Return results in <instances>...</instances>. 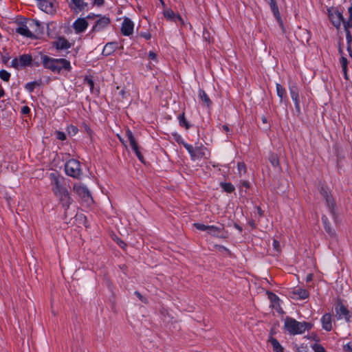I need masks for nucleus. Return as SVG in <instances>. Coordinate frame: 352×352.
<instances>
[{
	"label": "nucleus",
	"instance_id": "39",
	"mask_svg": "<svg viewBox=\"0 0 352 352\" xmlns=\"http://www.w3.org/2000/svg\"><path fill=\"white\" fill-rule=\"evenodd\" d=\"M312 349L314 352H327L325 349L321 344L317 343L312 345Z\"/></svg>",
	"mask_w": 352,
	"mask_h": 352
},
{
	"label": "nucleus",
	"instance_id": "28",
	"mask_svg": "<svg viewBox=\"0 0 352 352\" xmlns=\"http://www.w3.org/2000/svg\"><path fill=\"white\" fill-rule=\"evenodd\" d=\"M222 228L215 226H208V233L214 236H219L222 230Z\"/></svg>",
	"mask_w": 352,
	"mask_h": 352
},
{
	"label": "nucleus",
	"instance_id": "40",
	"mask_svg": "<svg viewBox=\"0 0 352 352\" xmlns=\"http://www.w3.org/2000/svg\"><path fill=\"white\" fill-rule=\"evenodd\" d=\"M67 133L70 135H75L78 133V128L74 125H69L67 126Z\"/></svg>",
	"mask_w": 352,
	"mask_h": 352
},
{
	"label": "nucleus",
	"instance_id": "38",
	"mask_svg": "<svg viewBox=\"0 0 352 352\" xmlns=\"http://www.w3.org/2000/svg\"><path fill=\"white\" fill-rule=\"evenodd\" d=\"M237 169L239 175L244 174L246 172V167L244 163L239 162L237 164Z\"/></svg>",
	"mask_w": 352,
	"mask_h": 352
},
{
	"label": "nucleus",
	"instance_id": "50",
	"mask_svg": "<svg viewBox=\"0 0 352 352\" xmlns=\"http://www.w3.org/2000/svg\"><path fill=\"white\" fill-rule=\"evenodd\" d=\"M344 350L348 352H352V342H349L344 346Z\"/></svg>",
	"mask_w": 352,
	"mask_h": 352
},
{
	"label": "nucleus",
	"instance_id": "53",
	"mask_svg": "<svg viewBox=\"0 0 352 352\" xmlns=\"http://www.w3.org/2000/svg\"><path fill=\"white\" fill-rule=\"evenodd\" d=\"M30 109L28 106H24L21 109V112L23 114H28L30 113Z\"/></svg>",
	"mask_w": 352,
	"mask_h": 352
},
{
	"label": "nucleus",
	"instance_id": "24",
	"mask_svg": "<svg viewBox=\"0 0 352 352\" xmlns=\"http://www.w3.org/2000/svg\"><path fill=\"white\" fill-rule=\"evenodd\" d=\"M293 294L296 296V298L299 300H305L309 296L308 292L306 289L300 287L295 288Z\"/></svg>",
	"mask_w": 352,
	"mask_h": 352
},
{
	"label": "nucleus",
	"instance_id": "46",
	"mask_svg": "<svg viewBox=\"0 0 352 352\" xmlns=\"http://www.w3.org/2000/svg\"><path fill=\"white\" fill-rule=\"evenodd\" d=\"M134 294L139 298L140 300H141L142 302L146 303L147 299L143 296L140 292H135Z\"/></svg>",
	"mask_w": 352,
	"mask_h": 352
},
{
	"label": "nucleus",
	"instance_id": "33",
	"mask_svg": "<svg viewBox=\"0 0 352 352\" xmlns=\"http://www.w3.org/2000/svg\"><path fill=\"white\" fill-rule=\"evenodd\" d=\"M269 160L274 167L278 166L279 164L278 158L276 154L271 153L269 156Z\"/></svg>",
	"mask_w": 352,
	"mask_h": 352
},
{
	"label": "nucleus",
	"instance_id": "17",
	"mask_svg": "<svg viewBox=\"0 0 352 352\" xmlns=\"http://www.w3.org/2000/svg\"><path fill=\"white\" fill-rule=\"evenodd\" d=\"M322 327L327 331H330L333 329L332 315L331 314H325L321 318Z\"/></svg>",
	"mask_w": 352,
	"mask_h": 352
},
{
	"label": "nucleus",
	"instance_id": "41",
	"mask_svg": "<svg viewBox=\"0 0 352 352\" xmlns=\"http://www.w3.org/2000/svg\"><path fill=\"white\" fill-rule=\"evenodd\" d=\"M173 136L174 137V139L178 143V144H182L184 145V144H185L186 142L184 141V139L182 138V137L177 133H173Z\"/></svg>",
	"mask_w": 352,
	"mask_h": 352
},
{
	"label": "nucleus",
	"instance_id": "20",
	"mask_svg": "<svg viewBox=\"0 0 352 352\" xmlns=\"http://www.w3.org/2000/svg\"><path fill=\"white\" fill-rule=\"evenodd\" d=\"M109 23L110 19L109 17L101 16L96 21L95 25L93 27V30L96 32L101 31L108 26Z\"/></svg>",
	"mask_w": 352,
	"mask_h": 352
},
{
	"label": "nucleus",
	"instance_id": "60",
	"mask_svg": "<svg viewBox=\"0 0 352 352\" xmlns=\"http://www.w3.org/2000/svg\"><path fill=\"white\" fill-rule=\"evenodd\" d=\"M243 185L245 186L246 188L249 187V183L248 182H243Z\"/></svg>",
	"mask_w": 352,
	"mask_h": 352
},
{
	"label": "nucleus",
	"instance_id": "42",
	"mask_svg": "<svg viewBox=\"0 0 352 352\" xmlns=\"http://www.w3.org/2000/svg\"><path fill=\"white\" fill-rule=\"evenodd\" d=\"M194 226L197 230H201V231H208V226H206L204 224L199 223H194Z\"/></svg>",
	"mask_w": 352,
	"mask_h": 352
},
{
	"label": "nucleus",
	"instance_id": "2",
	"mask_svg": "<svg viewBox=\"0 0 352 352\" xmlns=\"http://www.w3.org/2000/svg\"><path fill=\"white\" fill-rule=\"evenodd\" d=\"M313 324L307 322H298L291 317L284 320V329L290 335L302 334L306 331L311 329Z\"/></svg>",
	"mask_w": 352,
	"mask_h": 352
},
{
	"label": "nucleus",
	"instance_id": "16",
	"mask_svg": "<svg viewBox=\"0 0 352 352\" xmlns=\"http://www.w3.org/2000/svg\"><path fill=\"white\" fill-rule=\"evenodd\" d=\"M88 27V23L84 18H79L73 23V28L76 33H81L85 31Z\"/></svg>",
	"mask_w": 352,
	"mask_h": 352
},
{
	"label": "nucleus",
	"instance_id": "30",
	"mask_svg": "<svg viewBox=\"0 0 352 352\" xmlns=\"http://www.w3.org/2000/svg\"><path fill=\"white\" fill-rule=\"evenodd\" d=\"M199 97L200 98L201 100L204 102L207 106H209L210 104V100L208 97V96L206 94V93L202 90H199Z\"/></svg>",
	"mask_w": 352,
	"mask_h": 352
},
{
	"label": "nucleus",
	"instance_id": "25",
	"mask_svg": "<svg viewBox=\"0 0 352 352\" xmlns=\"http://www.w3.org/2000/svg\"><path fill=\"white\" fill-rule=\"evenodd\" d=\"M164 16L169 20L174 21L175 22L180 21L182 23V19L179 15H175L173 10H167L164 12Z\"/></svg>",
	"mask_w": 352,
	"mask_h": 352
},
{
	"label": "nucleus",
	"instance_id": "62",
	"mask_svg": "<svg viewBox=\"0 0 352 352\" xmlns=\"http://www.w3.org/2000/svg\"><path fill=\"white\" fill-rule=\"evenodd\" d=\"M235 228H237L239 231L242 230L241 228L236 224L235 225Z\"/></svg>",
	"mask_w": 352,
	"mask_h": 352
},
{
	"label": "nucleus",
	"instance_id": "27",
	"mask_svg": "<svg viewBox=\"0 0 352 352\" xmlns=\"http://www.w3.org/2000/svg\"><path fill=\"white\" fill-rule=\"evenodd\" d=\"M269 3L273 14L278 20H279L280 15L276 0H269Z\"/></svg>",
	"mask_w": 352,
	"mask_h": 352
},
{
	"label": "nucleus",
	"instance_id": "37",
	"mask_svg": "<svg viewBox=\"0 0 352 352\" xmlns=\"http://www.w3.org/2000/svg\"><path fill=\"white\" fill-rule=\"evenodd\" d=\"M38 85V83L36 82H28L25 86V89L29 92V93H32L34 88L36 87V86Z\"/></svg>",
	"mask_w": 352,
	"mask_h": 352
},
{
	"label": "nucleus",
	"instance_id": "23",
	"mask_svg": "<svg viewBox=\"0 0 352 352\" xmlns=\"http://www.w3.org/2000/svg\"><path fill=\"white\" fill-rule=\"evenodd\" d=\"M118 47V44L116 42H110L107 43L103 50H102V55L105 56H108L113 54Z\"/></svg>",
	"mask_w": 352,
	"mask_h": 352
},
{
	"label": "nucleus",
	"instance_id": "15",
	"mask_svg": "<svg viewBox=\"0 0 352 352\" xmlns=\"http://www.w3.org/2000/svg\"><path fill=\"white\" fill-rule=\"evenodd\" d=\"M74 190L85 201H88L89 199H91L89 191L86 186L76 184L74 186Z\"/></svg>",
	"mask_w": 352,
	"mask_h": 352
},
{
	"label": "nucleus",
	"instance_id": "54",
	"mask_svg": "<svg viewBox=\"0 0 352 352\" xmlns=\"http://www.w3.org/2000/svg\"><path fill=\"white\" fill-rule=\"evenodd\" d=\"M87 82L88 85L89 86L90 89H92L94 87V81L91 78H88V79H87Z\"/></svg>",
	"mask_w": 352,
	"mask_h": 352
},
{
	"label": "nucleus",
	"instance_id": "55",
	"mask_svg": "<svg viewBox=\"0 0 352 352\" xmlns=\"http://www.w3.org/2000/svg\"><path fill=\"white\" fill-rule=\"evenodd\" d=\"M94 3L97 6H102L104 3V0H94Z\"/></svg>",
	"mask_w": 352,
	"mask_h": 352
},
{
	"label": "nucleus",
	"instance_id": "31",
	"mask_svg": "<svg viewBox=\"0 0 352 352\" xmlns=\"http://www.w3.org/2000/svg\"><path fill=\"white\" fill-rule=\"evenodd\" d=\"M178 120H179V125L181 126L185 127L186 129H188L190 128V125L189 124L188 122L186 120V119L185 118L184 113L179 114L178 116Z\"/></svg>",
	"mask_w": 352,
	"mask_h": 352
},
{
	"label": "nucleus",
	"instance_id": "56",
	"mask_svg": "<svg viewBox=\"0 0 352 352\" xmlns=\"http://www.w3.org/2000/svg\"><path fill=\"white\" fill-rule=\"evenodd\" d=\"M351 43L350 44V50H349V48L347 47V51L349 52L350 57L352 58V51H351Z\"/></svg>",
	"mask_w": 352,
	"mask_h": 352
},
{
	"label": "nucleus",
	"instance_id": "64",
	"mask_svg": "<svg viewBox=\"0 0 352 352\" xmlns=\"http://www.w3.org/2000/svg\"><path fill=\"white\" fill-rule=\"evenodd\" d=\"M37 1H38L39 0H37Z\"/></svg>",
	"mask_w": 352,
	"mask_h": 352
},
{
	"label": "nucleus",
	"instance_id": "3",
	"mask_svg": "<svg viewBox=\"0 0 352 352\" xmlns=\"http://www.w3.org/2000/svg\"><path fill=\"white\" fill-rule=\"evenodd\" d=\"M40 26L41 24L37 20H32L28 24L20 23L16 28V32L27 38H32L34 37V34L30 31V28H35V32L38 34L41 32Z\"/></svg>",
	"mask_w": 352,
	"mask_h": 352
},
{
	"label": "nucleus",
	"instance_id": "21",
	"mask_svg": "<svg viewBox=\"0 0 352 352\" xmlns=\"http://www.w3.org/2000/svg\"><path fill=\"white\" fill-rule=\"evenodd\" d=\"M208 155V149L201 144L199 146L195 147V154H193L194 160H199L204 157H207Z\"/></svg>",
	"mask_w": 352,
	"mask_h": 352
},
{
	"label": "nucleus",
	"instance_id": "47",
	"mask_svg": "<svg viewBox=\"0 0 352 352\" xmlns=\"http://www.w3.org/2000/svg\"><path fill=\"white\" fill-rule=\"evenodd\" d=\"M273 248L276 250V252H279L280 250V245L279 241H278L277 240H274Z\"/></svg>",
	"mask_w": 352,
	"mask_h": 352
},
{
	"label": "nucleus",
	"instance_id": "22",
	"mask_svg": "<svg viewBox=\"0 0 352 352\" xmlns=\"http://www.w3.org/2000/svg\"><path fill=\"white\" fill-rule=\"evenodd\" d=\"M268 298L271 301V305L272 307L278 313H282L283 309L280 304V298L275 294L270 292L268 294Z\"/></svg>",
	"mask_w": 352,
	"mask_h": 352
},
{
	"label": "nucleus",
	"instance_id": "48",
	"mask_svg": "<svg viewBox=\"0 0 352 352\" xmlns=\"http://www.w3.org/2000/svg\"><path fill=\"white\" fill-rule=\"evenodd\" d=\"M56 138L60 140H66V135L63 132L58 131L56 133Z\"/></svg>",
	"mask_w": 352,
	"mask_h": 352
},
{
	"label": "nucleus",
	"instance_id": "52",
	"mask_svg": "<svg viewBox=\"0 0 352 352\" xmlns=\"http://www.w3.org/2000/svg\"><path fill=\"white\" fill-rule=\"evenodd\" d=\"M140 36L143 38H144L146 40H149L151 37V35L149 32H141Z\"/></svg>",
	"mask_w": 352,
	"mask_h": 352
},
{
	"label": "nucleus",
	"instance_id": "32",
	"mask_svg": "<svg viewBox=\"0 0 352 352\" xmlns=\"http://www.w3.org/2000/svg\"><path fill=\"white\" fill-rule=\"evenodd\" d=\"M276 92L278 96L280 98V101H283V98L286 95L285 89L280 84H276Z\"/></svg>",
	"mask_w": 352,
	"mask_h": 352
},
{
	"label": "nucleus",
	"instance_id": "45",
	"mask_svg": "<svg viewBox=\"0 0 352 352\" xmlns=\"http://www.w3.org/2000/svg\"><path fill=\"white\" fill-rule=\"evenodd\" d=\"M297 352H310V351L307 346L302 344L297 348Z\"/></svg>",
	"mask_w": 352,
	"mask_h": 352
},
{
	"label": "nucleus",
	"instance_id": "4",
	"mask_svg": "<svg viewBox=\"0 0 352 352\" xmlns=\"http://www.w3.org/2000/svg\"><path fill=\"white\" fill-rule=\"evenodd\" d=\"M49 178L52 186V190L55 195L60 194L62 191L67 189L64 186V178L57 172L50 173Z\"/></svg>",
	"mask_w": 352,
	"mask_h": 352
},
{
	"label": "nucleus",
	"instance_id": "29",
	"mask_svg": "<svg viewBox=\"0 0 352 352\" xmlns=\"http://www.w3.org/2000/svg\"><path fill=\"white\" fill-rule=\"evenodd\" d=\"M270 342L274 352H283V348L276 338H270Z\"/></svg>",
	"mask_w": 352,
	"mask_h": 352
},
{
	"label": "nucleus",
	"instance_id": "43",
	"mask_svg": "<svg viewBox=\"0 0 352 352\" xmlns=\"http://www.w3.org/2000/svg\"><path fill=\"white\" fill-rule=\"evenodd\" d=\"M347 63H348L347 59L344 57H342L340 63H341L342 69L345 73L346 72Z\"/></svg>",
	"mask_w": 352,
	"mask_h": 352
},
{
	"label": "nucleus",
	"instance_id": "51",
	"mask_svg": "<svg viewBox=\"0 0 352 352\" xmlns=\"http://www.w3.org/2000/svg\"><path fill=\"white\" fill-rule=\"evenodd\" d=\"M157 56L154 52L150 51L148 52V58L150 59L157 61Z\"/></svg>",
	"mask_w": 352,
	"mask_h": 352
},
{
	"label": "nucleus",
	"instance_id": "18",
	"mask_svg": "<svg viewBox=\"0 0 352 352\" xmlns=\"http://www.w3.org/2000/svg\"><path fill=\"white\" fill-rule=\"evenodd\" d=\"M53 45L58 50H67L71 47L70 43L64 37H58L54 41Z\"/></svg>",
	"mask_w": 352,
	"mask_h": 352
},
{
	"label": "nucleus",
	"instance_id": "59",
	"mask_svg": "<svg viewBox=\"0 0 352 352\" xmlns=\"http://www.w3.org/2000/svg\"><path fill=\"white\" fill-rule=\"evenodd\" d=\"M352 12V3H351V6L348 8V13Z\"/></svg>",
	"mask_w": 352,
	"mask_h": 352
},
{
	"label": "nucleus",
	"instance_id": "36",
	"mask_svg": "<svg viewBox=\"0 0 352 352\" xmlns=\"http://www.w3.org/2000/svg\"><path fill=\"white\" fill-rule=\"evenodd\" d=\"M0 78L2 80L8 82L10 78V74L6 70L2 69L0 71Z\"/></svg>",
	"mask_w": 352,
	"mask_h": 352
},
{
	"label": "nucleus",
	"instance_id": "44",
	"mask_svg": "<svg viewBox=\"0 0 352 352\" xmlns=\"http://www.w3.org/2000/svg\"><path fill=\"white\" fill-rule=\"evenodd\" d=\"M11 66L14 67V68H16V69H18L19 67H21L19 58H14L11 61Z\"/></svg>",
	"mask_w": 352,
	"mask_h": 352
},
{
	"label": "nucleus",
	"instance_id": "1",
	"mask_svg": "<svg viewBox=\"0 0 352 352\" xmlns=\"http://www.w3.org/2000/svg\"><path fill=\"white\" fill-rule=\"evenodd\" d=\"M41 61L44 68L57 74L66 75L72 69L70 61L63 58H55L47 55H42Z\"/></svg>",
	"mask_w": 352,
	"mask_h": 352
},
{
	"label": "nucleus",
	"instance_id": "12",
	"mask_svg": "<svg viewBox=\"0 0 352 352\" xmlns=\"http://www.w3.org/2000/svg\"><path fill=\"white\" fill-rule=\"evenodd\" d=\"M289 93L292 100L294 102V106L296 111L300 113V99L298 87L296 85H291L289 87Z\"/></svg>",
	"mask_w": 352,
	"mask_h": 352
},
{
	"label": "nucleus",
	"instance_id": "7",
	"mask_svg": "<svg viewBox=\"0 0 352 352\" xmlns=\"http://www.w3.org/2000/svg\"><path fill=\"white\" fill-rule=\"evenodd\" d=\"M38 6L45 13L53 14L56 11L58 3L56 0H39Z\"/></svg>",
	"mask_w": 352,
	"mask_h": 352
},
{
	"label": "nucleus",
	"instance_id": "58",
	"mask_svg": "<svg viewBox=\"0 0 352 352\" xmlns=\"http://www.w3.org/2000/svg\"><path fill=\"white\" fill-rule=\"evenodd\" d=\"M223 130H225L227 132H228L230 131L229 127L226 125L223 126Z\"/></svg>",
	"mask_w": 352,
	"mask_h": 352
},
{
	"label": "nucleus",
	"instance_id": "14",
	"mask_svg": "<svg viewBox=\"0 0 352 352\" xmlns=\"http://www.w3.org/2000/svg\"><path fill=\"white\" fill-rule=\"evenodd\" d=\"M56 197L58 198L63 207L65 208V210L69 208L70 204L72 202V199L69 196V193L67 189H65V190L60 192V194L56 195Z\"/></svg>",
	"mask_w": 352,
	"mask_h": 352
},
{
	"label": "nucleus",
	"instance_id": "9",
	"mask_svg": "<svg viewBox=\"0 0 352 352\" xmlns=\"http://www.w3.org/2000/svg\"><path fill=\"white\" fill-rule=\"evenodd\" d=\"M134 23L128 17L124 16L121 26V33L126 36H129L133 33Z\"/></svg>",
	"mask_w": 352,
	"mask_h": 352
},
{
	"label": "nucleus",
	"instance_id": "6",
	"mask_svg": "<svg viewBox=\"0 0 352 352\" xmlns=\"http://www.w3.org/2000/svg\"><path fill=\"white\" fill-rule=\"evenodd\" d=\"M337 320L344 319L347 323L352 322V313L341 302H338L335 307Z\"/></svg>",
	"mask_w": 352,
	"mask_h": 352
},
{
	"label": "nucleus",
	"instance_id": "19",
	"mask_svg": "<svg viewBox=\"0 0 352 352\" xmlns=\"http://www.w3.org/2000/svg\"><path fill=\"white\" fill-rule=\"evenodd\" d=\"M68 3L70 8L75 12L82 11L87 6V3L83 0H69Z\"/></svg>",
	"mask_w": 352,
	"mask_h": 352
},
{
	"label": "nucleus",
	"instance_id": "26",
	"mask_svg": "<svg viewBox=\"0 0 352 352\" xmlns=\"http://www.w3.org/2000/svg\"><path fill=\"white\" fill-rule=\"evenodd\" d=\"M19 60L21 67H22L30 65L32 58V56L29 54H23L19 56Z\"/></svg>",
	"mask_w": 352,
	"mask_h": 352
},
{
	"label": "nucleus",
	"instance_id": "35",
	"mask_svg": "<svg viewBox=\"0 0 352 352\" xmlns=\"http://www.w3.org/2000/svg\"><path fill=\"white\" fill-rule=\"evenodd\" d=\"M183 146L188 152L189 155H190L191 160H194L193 154H195V148L192 145H190L186 142L185 144H184Z\"/></svg>",
	"mask_w": 352,
	"mask_h": 352
},
{
	"label": "nucleus",
	"instance_id": "5",
	"mask_svg": "<svg viewBox=\"0 0 352 352\" xmlns=\"http://www.w3.org/2000/svg\"><path fill=\"white\" fill-rule=\"evenodd\" d=\"M65 173L74 178H79L81 175L80 162L74 159L68 160L65 165Z\"/></svg>",
	"mask_w": 352,
	"mask_h": 352
},
{
	"label": "nucleus",
	"instance_id": "49",
	"mask_svg": "<svg viewBox=\"0 0 352 352\" xmlns=\"http://www.w3.org/2000/svg\"><path fill=\"white\" fill-rule=\"evenodd\" d=\"M322 220L324 224V226H325V230L329 232V233H331V229H330V227L327 225V218L325 217H322Z\"/></svg>",
	"mask_w": 352,
	"mask_h": 352
},
{
	"label": "nucleus",
	"instance_id": "34",
	"mask_svg": "<svg viewBox=\"0 0 352 352\" xmlns=\"http://www.w3.org/2000/svg\"><path fill=\"white\" fill-rule=\"evenodd\" d=\"M221 186L227 192H232L234 190V186L230 183H221Z\"/></svg>",
	"mask_w": 352,
	"mask_h": 352
},
{
	"label": "nucleus",
	"instance_id": "61",
	"mask_svg": "<svg viewBox=\"0 0 352 352\" xmlns=\"http://www.w3.org/2000/svg\"><path fill=\"white\" fill-rule=\"evenodd\" d=\"M4 95V91L3 89H0V98Z\"/></svg>",
	"mask_w": 352,
	"mask_h": 352
},
{
	"label": "nucleus",
	"instance_id": "13",
	"mask_svg": "<svg viewBox=\"0 0 352 352\" xmlns=\"http://www.w3.org/2000/svg\"><path fill=\"white\" fill-rule=\"evenodd\" d=\"M320 192L321 195H322V197L325 199L327 205L329 207L331 212L333 214V213H334L333 209H334L335 202H334V199H333L331 195L329 194L328 189L327 188H325L324 186H321L320 188Z\"/></svg>",
	"mask_w": 352,
	"mask_h": 352
},
{
	"label": "nucleus",
	"instance_id": "57",
	"mask_svg": "<svg viewBox=\"0 0 352 352\" xmlns=\"http://www.w3.org/2000/svg\"><path fill=\"white\" fill-rule=\"evenodd\" d=\"M312 278V274H309V275H307V281L309 282L311 280Z\"/></svg>",
	"mask_w": 352,
	"mask_h": 352
},
{
	"label": "nucleus",
	"instance_id": "11",
	"mask_svg": "<svg viewBox=\"0 0 352 352\" xmlns=\"http://www.w3.org/2000/svg\"><path fill=\"white\" fill-rule=\"evenodd\" d=\"M352 28V12L349 13V17L344 21V30L346 33V43H348V48L350 50V44L352 42V35L350 28Z\"/></svg>",
	"mask_w": 352,
	"mask_h": 352
},
{
	"label": "nucleus",
	"instance_id": "8",
	"mask_svg": "<svg viewBox=\"0 0 352 352\" xmlns=\"http://www.w3.org/2000/svg\"><path fill=\"white\" fill-rule=\"evenodd\" d=\"M329 17L331 23L336 29H340L342 24L344 25L345 20L342 12L339 10L334 9L329 10Z\"/></svg>",
	"mask_w": 352,
	"mask_h": 352
},
{
	"label": "nucleus",
	"instance_id": "10",
	"mask_svg": "<svg viewBox=\"0 0 352 352\" xmlns=\"http://www.w3.org/2000/svg\"><path fill=\"white\" fill-rule=\"evenodd\" d=\"M126 135L130 142L132 149L135 153L136 156L140 160V161L143 162L144 157L139 151L138 143L133 136V133L129 129H127L126 131Z\"/></svg>",
	"mask_w": 352,
	"mask_h": 352
},
{
	"label": "nucleus",
	"instance_id": "63",
	"mask_svg": "<svg viewBox=\"0 0 352 352\" xmlns=\"http://www.w3.org/2000/svg\"><path fill=\"white\" fill-rule=\"evenodd\" d=\"M119 139H120V140L122 143H124V141L122 140V138H119Z\"/></svg>",
	"mask_w": 352,
	"mask_h": 352
}]
</instances>
